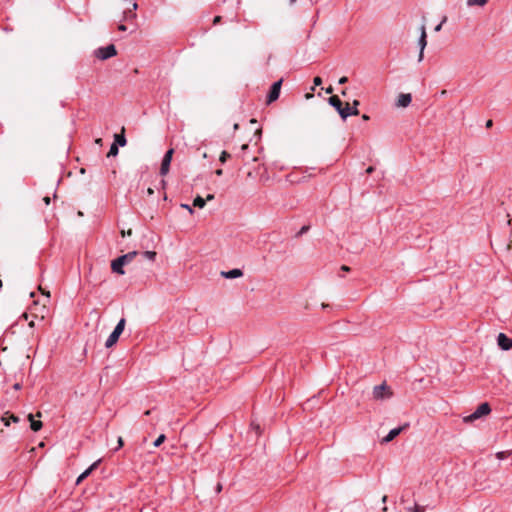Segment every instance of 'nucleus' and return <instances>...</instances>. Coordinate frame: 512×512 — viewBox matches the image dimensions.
<instances>
[{"instance_id": "nucleus-46", "label": "nucleus", "mask_w": 512, "mask_h": 512, "mask_svg": "<svg viewBox=\"0 0 512 512\" xmlns=\"http://www.w3.org/2000/svg\"><path fill=\"white\" fill-rule=\"evenodd\" d=\"M362 119H363L364 121H367V120H369V116H368V115H366V114H364V115H362Z\"/></svg>"}, {"instance_id": "nucleus-40", "label": "nucleus", "mask_w": 512, "mask_h": 512, "mask_svg": "<svg viewBox=\"0 0 512 512\" xmlns=\"http://www.w3.org/2000/svg\"><path fill=\"white\" fill-rule=\"evenodd\" d=\"M308 230L307 226H303L300 230V234L305 233Z\"/></svg>"}, {"instance_id": "nucleus-7", "label": "nucleus", "mask_w": 512, "mask_h": 512, "mask_svg": "<svg viewBox=\"0 0 512 512\" xmlns=\"http://www.w3.org/2000/svg\"><path fill=\"white\" fill-rule=\"evenodd\" d=\"M173 153H174V150L173 149H169L165 153V155H164V157L162 159V163H161V167H160V174L162 176L166 175L169 172V168H170V164H171Z\"/></svg>"}, {"instance_id": "nucleus-38", "label": "nucleus", "mask_w": 512, "mask_h": 512, "mask_svg": "<svg viewBox=\"0 0 512 512\" xmlns=\"http://www.w3.org/2000/svg\"><path fill=\"white\" fill-rule=\"evenodd\" d=\"M325 92H326L327 94H331V93L333 92V88H332V86H329L328 88H326V89H325Z\"/></svg>"}, {"instance_id": "nucleus-1", "label": "nucleus", "mask_w": 512, "mask_h": 512, "mask_svg": "<svg viewBox=\"0 0 512 512\" xmlns=\"http://www.w3.org/2000/svg\"><path fill=\"white\" fill-rule=\"evenodd\" d=\"M328 102L331 106H333L338 111V113L340 114L342 119H346L350 115H358L359 114V110L357 109V106L359 105L358 100L353 101V105H354L353 111H349V103H346V106L343 107V103L339 99L338 96H335V95L331 96L328 99Z\"/></svg>"}, {"instance_id": "nucleus-27", "label": "nucleus", "mask_w": 512, "mask_h": 512, "mask_svg": "<svg viewBox=\"0 0 512 512\" xmlns=\"http://www.w3.org/2000/svg\"><path fill=\"white\" fill-rule=\"evenodd\" d=\"M315 86H319L322 84V79L319 76H316L313 80Z\"/></svg>"}, {"instance_id": "nucleus-17", "label": "nucleus", "mask_w": 512, "mask_h": 512, "mask_svg": "<svg viewBox=\"0 0 512 512\" xmlns=\"http://www.w3.org/2000/svg\"><path fill=\"white\" fill-rule=\"evenodd\" d=\"M488 0H467L466 4L468 7L479 6L483 7L487 4Z\"/></svg>"}, {"instance_id": "nucleus-3", "label": "nucleus", "mask_w": 512, "mask_h": 512, "mask_svg": "<svg viewBox=\"0 0 512 512\" xmlns=\"http://www.w3.org/2000/svg\"><path fill=\"white\" fill-rule=\"evenodd\" d=\"M125 324H126V320L124 318H121L119 320V322L117 323L116 327L114 328V330L112 331V333L107 338V340L105 342V347L106 348H110V347L114 346L117 343L120 335L124 331Z\"/></svg>"}, {"instance_id": "nucleus-19", "label": "nucleus", "mask_w": 512, "mask_h": 512, "mask_svg": "<svg viewBox=\"0 0 512 512\" xmlns=\"http://www.w3.org/2000/svg\"><path fill=\"white\" fill-rule=\"evenodd\" d=\"M406 510L408 512H425L426 511V507L418 505V504H415L413 507H407Z\"/></svg>"}, {"instance_id": "nucleus-58", "label": "nucleus", "mask_w": 512, "mask_h": 512, "mask_svg": "<svg viewBox=\"0 0 512 512\" xmlns=\"http://www.w3.org/2000/svg\"><path fill=\"white\" fill-rule=\"evenodd\" d=\"M0 287H2V281L0 280Z\"/></svg>"}, {"instance_id": "nucleus-21", "label": "nucleus", "mask_w": 512, "mask_h": 512, "mask_svg": "<svg viewBox=\"0 0 512 512\" xmlns=\"http://www.w3.org/2000/svg\"><path fill=\"white\" fill-rule=\"evenodd\" d=\"M99 461L94 462L89 468H87L83 473L82 477H85V479L92 473V471L97 467Z\"/></svg>"}, {"instance_id": "nucleus-18", "label": "nucleus", "mask_w": 512, "mask_h": 512, "mask_svg": "<svg viewBox=\"0 0 512 512\" xmlns=\"http://www.w3.org/2000/svg\"><path fill=\"white\" fill-rule=\"evenodd\" d=\"M206 204V200L203 199L201 196H197L193 201V206L198 208H203Z\"/></svg>"}, {"instance_id": "nucleus-11", "label": "nucleus", "mask_w": 512, "mask_h": 512, "mask_svg": "<svg viewBox=\"0 0 512 512\" xmlns=\"http://www.w3.org/2000/svg\"><path fill=\"white\" fill-rule=\"evenodd\" d=\"M408 427V424H405L404 426L394 428L389 431V433L383 438L384 443H388L392 441L395 437H397L405 428Z\"/></svg>"}, {"instance_id": "nucleus-24", "label": "nucleus", "mask_w": 512, "mask_h": 512, "mask_svg": "<svg viewBox=\"0 0 512 512\" xmlns=\"http://www.w3.org/2000/svg\"><path fill=\"white\" fill-rule=\"evenodd\" d=\"M143 255L145 258H147L151 261H154L156 258V252H154V251H146V252H144Z\"/></svg>"}, {"instance_id": "nucleus-23", "label": "nucleus", "mask_w": 512, "mask_h": 512, "mask_svg": "<svg viewBox=\"0 0 512 512\" xmlns=\"http://www.w3.org/2000/svg\"><path fill=\"white\" fill-rule=\"evenodd\" d=\"M135 18H136V14L132 10H128V11L124 12L125 20H130V19H135Z\"/></svg>"}, {"instance_id": "nucleus-29", "label": "nucleus", "mask_w": 512, "mask_h": 512, "mask_svg": "<svg viewBox=\"0 0 512 512\" xmlns=\"http://www.w3.org/2000/svg\"><path fill=\"white\" fill-rule=\"evenodd\" d=\"M39 290L41 291V293L45 296H47L48 298L50 297V292L47 291V290H44L41 286H39Z\"/></svg>"}, {"instance_id": "nucleus-44", "label": "nucleus", "mask_w": 512, "mask_h": 512, "mask_svg": "<svg viewBox=\"0 0 512 512\" xmlns=\"http://www.w3.org/2000/svg\"><path fill=\"white\" fill-rule=\"evenodd\" d=\"M212 199H214V195H213V194H209V195H207L206 200L210 201V200H212Z\"/></svg>"}, {"instance_id": "nucleus-9", "label": "nucleus", "mask_w": 512, "mask_h": 512, "mask_svg": "<svg viewBox=\"0 0 512 512\" xmlns=\"http://www.w3.org/2000/svg\"><path fill=\"white\" fill-rule=\"evenodd\" d=\"M421 30V34H420V38H419V41H418V44H419V47H420V52H419V57H418V61H422L423 60V57H424V49L427 45V34H426V28H425V25L423 24L420 28Z\"/></svg>"}, {"instance_id": "nucleus-53", "label": "nucleus", "mask_w": 512, "mask_h": 512, "mask_svg": "<svg viewBox=\"0 0 512 512\" xmlns=\"http://www.w3.org/2000/svg\"><path fill=\"white\" fill-rule=\"evenodd\" d=\"M100 142H101V139H100V138L96 140V143H97V144H100Z\"/></svg>"}, {"instance_id": "nucleus-57", "label": "nucleus", "mask_w": 512, "mask_h": 512, "mask_svg": "<svg viewBox=\"0 0 512 512\" xmlns=\"http://www.w3.org/2000/svg\"><path fill=\"white\" fill-rule=\"evenodd\" d=\"M353 110H354V107H353V108H352V107H349V111H353Z\"/></svg>"}, {"instance_id": "nucleus-20", "label": "nucleus", "mask_w": 512, "mask_h": 512, "mask_svg": "<svg viewBox=\"0 0 512 512\" xmlns=\"http://www.w3.org/2000/svg\"><path fill=\"white\" fill-rule=\"evenodd\" d=\"M119 152L118 146L116 143H113L109 149V152L107 154V157H114L117 156Z\"/></svg>"}, {"instance_id": "nucleus-4", "label": "nucleus", "mask_w": 512, "mask_h": 512, "mask_svg": "<svg viewBox=\"0 0 512 512\" xmlns=\"http://www.w3.org/2000/svg\"><path fill=\"white\" fill-rule=\"evenodd\" d=\"M372 394L375 400H385L393 396L391 388L385 383L375 386Z\"/></svg>"}, {"instance_id": "nucleus-22", "label": "nucleus", "mask_w": 512, "mask_h": 512, "mask_svg": "<svg viewBox=\"0 0 512 512\" xmlns=\"http://www.w3.org/2000/svg\"><path fill=\"white\" fill-rule=\"evenodd\" d=\"M166 439L164 434L158 436V438L154 441V447H159Z\"/></svg>"}, {"instance_id": "nucleus-47", "label": "nucleus", "mask_w": 512, "mask_h": 512, "mask_svg": "<svg viewBox=\"0 0 512 512\" xmlns=\"http://www.w3.org/2000/svg\"><path fill=\"white\" fill-rule=\"evenodd\" d=\"M147 192H148L149 195H152L154 193L152 188H148Z\"/></svg>"}, {"instance_id": "nucleus-25", "label": "nucleus", "mask_w": 512, "mask_h": 512, "mask_svg": "<svg viewBox=\"0 0 512 512\" xmlns=\"http://www.w3.org/2000/svg\"><path fill=\"white\" fill-rule=\"evenodd\" d=\"M229 157H230V154L226 151H223L220 155L219 160L221 163H225Z\"/></svg>"}, {"instance_id": "nucleus-12", "label": "nucleus", "mask_w": 512, "mask_h": 512, "mask_svg": "<svg viewBox=\"0 0 512 512\" xmlns=\"http://www.w3.org/2000/svg\"><path fill=\"white\" fill-rule=\"evenodd\" d=\"M411 101H412L411 94H409V93H407V94L402 93V94H400L398 96L396 105L398 107H407V106L410 105Z\"/></svg>"}, {"instance_id": "nucleus-54", "label": "nucleus", "mask_w": 512, "mask_h": 512, "mask_svg": "<svg viewBox=\"0 0 512 512\" xmlns=\"http://www.w3.org/2000/svg\"><path fill=\"white\" fill-rule=\"evenodd\" d=\"M383 512H388L387 507H384V508H383Z\"/></svg>"}, {"instance_id": "nucleus-5", "label": "nucleus", "mask_w": 512, "mask_h": 512, "mask_svg": "<svg viewBox=\"0 0 512 512\" xmlns=\"http://www.w3.org/2000/svg\"><path fill=\"white\" fill-rule=\"evenodd\" d=\"M491 412L490 405L485 402L480 404L477 409L469 416L464 418L465 422H471L473 420L479 419L482 416L488 415Z\"/></svg>"}, {"instance_id": "nucleus-6", "label": "nucleus", "mask_w": 512, "mask_h": 512, "mask_svg": "<svg viewBox=\"0 0 512 512\" xmlns=\"http://www.w3.org/2000/svg\"><path fill=\"white\" fill-rule=\"evenodd\" d=\"M117 53L116 48L113 44H110L106 47H101L96 51L97 58L101 60H106L110 57L115 56Z\"/></svg>"}, {"instance_id": "nucleus-51", "label": "nucleus", "mask_w": 512, "mask_h": 512, "mask_svg": "<svg viewBox=\"0 0 512 512\" xmlns=\"http://www.w3.org/2000/svg\"><path fill=\"white\" fill-rule=\"evenodd\" d=\"M22 317H23V318H25V319H27V318H28V315H27L26 313H24V314L22 315Z\"/></svg>"}, {"instance_id": "nucleus-15", "label": "nucleus", "mask_w": 512, "mask_h": 512, "mask_svg": "<svg viewBox=\"0 0 512 512\" xmlns=\"http://www.w3.org/2000/svg\"><path fill=\"white\" fill-rule=\"evenodd\" d=\"M28 419L30 421V427L33 431L37 432L42 428V422L35 420L32 414L28 415Z\"/></svg>"}, {"instance_id": "nucleus-39", "label": "nucleus", "mask_w": 512, "mask_h": 512, "mask_svg": "<svg viewBox=\"0 0 512 512\" xmlns=\"http://www.w3.org/2000/svg\"><path fill=\"white\" fill-rule=\"evenodd\" d=\"M215 174H216L217 176H221V175L223 174L222 169H217V170L215 171Z\"/></svg>"}, {"instance_id": "nucleus-2", "label": "nucleus", "mask_w": 512, "mask_h": 512, "mask_svg": "<svg viewBox=\"0 0 512 512\" xmlns=\"http://www.w3.org/2000/svg\"><path fill=\"white\" fill-rule=\"evenodd\" d=\"M137 255L136 251L129 252L125 255L118 257L113 260L111 263V269L114 273L123 275L125 272L123 270V266L133 260V258Z\"/></svg>"}, {"instance_id": "nucleus-52", "label": "nucleus", "mask_w": 512, "mask_h": 512, "mask_svg": "<svg viewBox=\"0 0 512 512\" xmlns=\"http://www.w3.org/2000/svg\"><path fill=\"white\" fill-rule=\"evenodd\" d=\"M150 413H151L150 410L145 411V415H150Z\"/></svg>"}, {"instance_id": "nucleus-43", "label": "nucleus", "mask_w": 512, "mask_h": 512, "mask_svg": "<svg viewBox=\"0 0 512 512\" xmlns=\"http://www.w3.org/2000/svg\"><path fill=\"white\" fill-rule=\"evenodd\" d=\"M373 170H374V168H373L372 166H370V167H368V168H367L366 172H367L368 174H370V173H372V172H373Z\"/></svg>"}, {"instance_id": "nucleus-48", "label": "nucleus", "mask_w": 512, "mask_h": 512, "mask_svg": "<svg viewBox=\"0 0 512 512\" xmlns=\"http://www.w3.org/2000/svg\"><path fill=\"white\" fill-rule=\"evenodd\" d=\"M20 387H21V386H20V384H18V383H16V384L14 385V389H16V390L20 389Z\"/></svg>"}, {"instance_id": "nucleus-33", "label": "nucleus", "mask_w": 512, "mask_h": 512, "mask_svg": "<svg viewBox=\"0 0 512 512\" xmlns=\"http://www.w3.org/2000/svg\"><path fill=\"white\" fill-rule=\"evenodd\" d=\"M485 126H486V128H491L493 126V121L491 119L487 120Z\"/></svg>"}, {"instance_id": "nucleus-41", "label": "nucleus", "mask_w": 512, "mask_h": 512, "mask_svg": "<svg viewBox=\"0 0 512 512\" xmlns=\"http://www.w3.org/2000/svg\"><path fill=\"white\" fill-rule=\"evenodd\" d=\"M341 270H343V271H350V267H348L346 265H343V266H341Z\"/></svg>"}, {"instance_id": "nucleus-35", "label": "nucleus", "mask_w": 512, "mask_h": 512, "mask_svg": "<svg viewBox=\"0 0 512 512\" xmlns=\"http://www.w3.org/2000/svg\"><path fill=\"white\" fill-rule=\"evenodd\" d=\"M84 479H85V477H82V474H80L79 477L76 480V484L77 485L80 484Z\"/></svg>"}, {"instance_id": "nucleus-30", "label": "nucleus", "mask_w": 512, "mask_h": 512, "mask_svg": "<svg viewBox=\"0 0 512 512\" xmlns=\"http://www.w3.org/2000/svg\"><path fill=\"white\" fill-rule=\"evenodd\" d=\"M446 21V17H444V19L442 20V22L440 24H438L436 27H435V31L438 32L441 30L442 28V24Z\"/></svg>"}, {"instance_id": "nucleus-55", "label": "nucleus", "mask_w": 512, "mask_h": 512, "mask_svg": "<svg viewBox=\"0 0 512 512\" xmlns=\"http://www.w3.org/2000/svg\"><path fill=\"white\" fill-rule=\"evenodd\" d=\"M507 224L511 225V219H508Z\"/></svg>"}, {"instance_id": "nucleus-28", "label": "nucleus", "mask_w": 512, "mask_h": 512, "mask_svg": "<svg viewBox=\"0 0 512 512\" xmlns=\"http://www.w3.org/2000/svg\"><path fill=\"white\" fill-rule=\"evenodd\" d=\"M117 442H118V445H117V447L115 448V450H118V449L122 448V447H123V445H124V442H123L122 437H119Z\"/></svg>"}, {"instance_id": "nucleus-42", "label": "nucleus", "mask_w": 512, "mask_h": 512, "mask_svg": "<svg viewBox=\"0 0 512 512\" xmlns=\"http://www.w3.org/2000/svg\"><path fill=\"white\" fill-rule=\"evenodd\" d=\"M137 8H138V4H137L136 2H134V3L132 4V9H131V10H132V11H134V10H136Z\"/></svg>"}, {"instance_id": "nucleus-32", "label": "nucleus", "mask_w": 512, "mask_h": 512, "mask_svg": "<svg viewBox=\"0 0 512 512\" xmlns=\"http://www.w3.org/2000/svg\"><path fill=\"white\" fill-rule=\"evenodd\" d=\"M220 21H221V16H216L213 20V24L216 25V24L220 23Z\"/></svg>"}, {"instance_id": "nucleus-16", "label": "nucleus", "mask_w": 512, "mask_h": 512, "mask_svg": "<svg viewBox=\"0 0 512 512\" xmlns=\"http://www.w3.org/2000/svg\"><path fill=\"white\" fill-rule=\"evenodd\" d=\"M8 413H6L4 416H2L1 418V421L4 423L5 426H9L10 425V420H12L13 422H18L19 421V418L15 415H10V416H7Z\"/></svg>"}, {"instance_id": "nucleus-56", "label": "nucleus", "mask_w": 512, "mask_h": 512, "mask_svg": "<svg viewBox=\"0 0 512 512\" xmlns=\"http://www.w3.org/2000/svg\"><path fill=\"white\" fill-rule=\"evenodd\" d=\"M125 235H127V232L122 231V236H125Z\"/></svg>"}, {"instance_id": "nucleus-37", "label": "nucleus", "mask_w": 512, "mask_h": 512, "mask_svg": "<svg viewBox=\"0 0 512 512\" xmlns=\"http://www.w3.org/2000/svg\"><path fill=\"white\" fill-rule=\"evenodd\" d=\"M118 29H119L120 31H126V30H127V27H126L124 24H120V25L118 26Z\"/></svg>"}, {"instance_id": "nucleus-10", "label": "nucleus", "mask_w": 512, "mask_h": 512, "mask_svg": "<svg viewBox=\"0 0 512 512\" xmlns=\"http://www.w3.org/2000/svg\"><path fill=\"white\" fill-rule=\"evenodd\" d=\"M497 344L502 350H510L512 348V339L504 333H499L497 337Z\"/></svg>"}, {"instance_id": "nucleus-45", "label": "nucleus", "mask_w": 512, "mask_h": 512, "mask_svg": "<svg viewBox=\"0 0 512 512\" xmlns=\"http://www.w3.org/2000/svg\"><path fill=\"white\" fill-rule=\"evenodd\" d=\"M222 490V485L221 484H218L217 487H216V491L217 492H220Z\"/></svg>"}, {"instance_id": "nucleus-59", "label": "nucleus", "mask_w": 512, "mask_h": 512, "mask_svg": "<svg viewBox=\"0 0 512 512\" xmlns=\"http://www.w3.org/2000/svg\"><path fill=\"white\" fill-rule=\"evenodd\" d=\"M295 0H291V2H294Z\"/></svg>"}, {"instance_id": "nucleus-8", "label": "nucleus", "mask_w": 512, "mask_h": 512, "mask_svg": "<svg viewBox=\"0 0 512 512\" xmlns=\"http://www.w3.org/2000/svg\"><path fill=\"white\" fill-rule=\"evenodd\" d=\"M281 85H282L281 79L272 84L271 89L268 94V97H267V103H272L278 99V97L280 95Z\"/></svg>"}, {"instance_id": "nucleus-34", "label": "nucleus", "mask_w": 512, "mask_h": 512, "mask_svg": "<svg viewBox=\"0 0 512 512\" xmlns=\"http://www.w3.org/2000/svg\"><path fill=\"white\" fill-rule=\"evenodd\" d=\"M496 456L498 459H503L505 457V452H498Z\"/></svg>"}, {"instance_id": "nucleus-26", "label": "nucleus", "mask_w": 512, "mask_h": 512, "mask_svg": "<svg viewBox=\"0 0 512 512\" xmlns=\"http://www.w3.org/2000/svg\"><path fill=\"white\" fill-rule=\"evenodd\" d=\"M181 208L186 209L190 214L194 213L193 208L190 205H188V204H181Z\"/></svg>"}, {"instance_id": "nucleus-50", "label": "nucleus", "mask_w": 512, "mask_h": 512, "mask_svg": "<svg viewBox=\"0 0 512 512\" xmlns=\"http://www.w3.org/2000/svg\"><path fill=\"white\" fill-rule=\"evenodd\" d=\"M29 326L34 327V321H30Z\"/></svg>"}, {"instance_id": "nucleus-36", "label": "nucleus", "mask_w": 512, "mask_h": 512, "mask_svg": "<svg viewBox=\"0 0 512 512\" xmlns=\"http://www.w3.org/2000/svg\"><path fill=\"white\" fill-rule=\"evenodd\" d=\"M43 201H44V203H45L46 205H49L51 200H50V197H49V196H45V197L43 198Z\"/></svg>"}, {"instance_id": "nucleus-49", "label": "nucleus", "mask_w": 512, "mask_h": 512, "mask_svg": "<svg viewBox=\"0 0 512 512\" xmlns=\"http://www.w3.org/2000/svg\"><path fill=\"white\" fill-rule=\"evenodd\" d=\"M386 501H387V496H386V495H384V496L382 497V503H386Z\"/></svg>"}, {"instance_id": "nucleus-13", "label": "nucleus", "mask_w": 512, "mask_h": 512, "mask_svg": "<svg viewBox=\"0 0 512 512\" xmlns=\"http://www.w3.org/2000/svg\"><path fill=\"white\" fill-rule=\"evenodd\" d=\"M221 275L227 279H234L241 277L243 275V272L241 269L235 268L229 271H223L221 272Z\"/></svg>"}, {"instance_id": "nucleus-31", "label": "nucleus", "mask_w": 512, "mask_h": 512, "mask_svg": "<svg viewBox=\"0 0 512 512\" xmlns=\"http://www.w3.org/2000/svg\"><path fill=\"white\" fill-rule=\"evenodd\" d=\"M348 81V78L346 76H343L339 79V84H345Z\"/></svg>"}, {"instance_id": "nucleus-14", "label": "nucleus", "mask_w": 512, "mask_h": 512, "mask_svg": "<svg viewBox=\"0 0 512 512\" xmlns=\"http://www.w3.org/2000/svg\"><path fill=\"white\" fill-rule=\"evenodd\" d=\"M114 143H116L117 146H125L127 141L124 135V128H122V131L120 134L114 135Z\"/></svg>"}]
</instances>
